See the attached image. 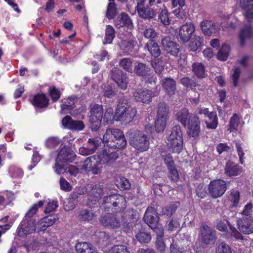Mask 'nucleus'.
Segmentation results:
<instances>
[{
    "label": "nucleus",
    "instance_id": "nucleus-34",
    "mask_svg": "<svg viewBox=\"0 0 253 253\" xmlns=\"http://www.w3.org/2000/svg\"><path fill=\"white\" fill-rule=\"evenodd\" d=\"M192 71L194 75L199 78L206 77L205 67L202 63L194 62L192 65Z\"/></svg>",
    "mask_w": 253,
    "mask_h": 253
},
{
    "label": "nucleus",
    "instance_id": "nucleus-35",
    "mask_svg": "<svg viewBox=\"0 0 253 253\" xmlns=\"http://www.w3.org/2000/svg\"><path fill=\"white\" fill-rule=\"evenodd\" d=\"M96 215L92 210H82L79 214L78 217L80 221L89 222L95 218Z\"/></svg>",
    "mask_w": 253,
    "mask_h": 253
},
{
    "label": "nucleus",
    "instance_id": "nucleus-51",
    "mask_svg": "<svg viewBox=\"0 0 253 253\" xmlns=\"http://www.w3.org/2000/svg\"><path fill=\"white\" fill-rule=\"evenodd\" d=\"M160 234L158 235L156 241V246L158 250L160 252L163 253L165 251L166 248V245L163 241V235L164 231L163 229H160L159 230Z\"/></svg>",
    "mask_w": 253,
    "mask_h": 253
},
{
    "label": "nucleus",
    "instance_id": "nucleus-46",
    "mask_svg": "<svg viewBox=\"0 0 253 253\" xmlns=\"http://www.w3.org/2000/svg\"><path fill=\"white\" fill-rule=\"evenodd\" d=\"M203 42V38L202 37L195 35L192 39L189 44V47L191 50L192 51H196L201 46Z\"/></svg>",
    "mask_w": 253,
    "mask_h": 253
},
{
    "label": "nucleus",
    "instance_id": "nucleus-49",
    "mask_svg": "<svg viewBox=\"0 0 253 253\" xmlns=\"http://www.w3.org/2000/svg\"><path fill=\"white\" fill-rule=\"evenodd\" d=\"M167 119L157 116L155 121V127L157 132L163 131L166 127Z\"/></svg>",
    "mask_w": 253,
    "mask_h": 253
},
{
    "label": "nucleus",
    "instance_id": "nucleus-48",
    "mask_svg": "<svg viewBox=\"0 0 253 253\" xmlns=\"http://www.w3.org/2000/svg\"><path fill=\"white\" fill-rule=\"evenodd\" d=\"M230 51V46L226 44H224L219 49L217 55V59L221 61H225L228 58Z\"/></svg>",
    "mask_w": 253,
    "mask_h": 253
},
{
    "label": "nucleus",
    "instance_id": "nucleus-8",
    "mask_svg": "<svg viewBox=\"0 0 253 253\" xmlns=\"http://www.w3.org/2000/svg\"><path fill=\"white\" fill-rule=\"evenodd\" d=\"M227 189L225 181L221 179L211 181L209 185V193L213 198L222 196Z\"/></svg>",
    "mask_w": 253,
    "mask_h": 253
},
{
    "label": "nucleus",
    "instance_id": "nucleus-16",
    "mask_svg": "<svg viewBox=\"0 0 253 253\" xmlns=\"http://www.w3.org/2000/svg\"><path fill=\"white\" fill-rule=\"evenodd\" d=\"M201 240L203 243L206 245H213L216 240L215 231L207 225L203 226L201 229Z\"/></svg>",
    "mask_w": 253,
    "mask_h": 253
},
{
    "label": "nucleus",
    "instance_id": "nucleus-44",
    "mask_svg": "<svg viewBox=\"0 0 253 253\" xmlns=\"http://www.w3.org/2000/svg\"><path fill=\"white\" fill-rule=\"evenodd\" d=\"M115 36V31L113 27L110 25H107L105 29V37L103 43H111Z\"/></svg>",
    "mask_w": 253,
    "mask_h": 253
},
{
    "label": "nucleus",
    "instance_id": "nucleus-53",
    "mask_svg": "<svg viewBox=\"0 0 253 253\" xmlns=\"http://www.w3.org/2000/svg\"><path fill=\"white\" fill-rule=\"evenodd\" d=\"M169 113V107L164 102H160L158 104V109L157 111V116L163 117L168 118V115Z\"/></svg>",
    "mask_w": 253,
    "mask_h": 253
},
{
    "label": "nucleus",
    "instance_id": "nucleus-50",
    "mask_svg": "<svg viewBox=\"0 0 253 253\" xmlns=\"http://www.w3.org/2000/svg\"><path fill=\"white\" fill-rule=\"evenodd\" d=\"M136 239L141 243H148L151 239L150 233L144 231H140L135 235Z\"/></svg>",
    "mask_w": 253,
    "mask_h": 253
},
{
    "label": "nucleus",
    "instance_id": "nucleus-61",
    "mask_svg": "<svg viewBox=\"0 0 253 253\" xmlns=\"http://www.w3.org/2000/svg\"><path fill=\"white\" fill-rule=\"evenodd\" d=\"M50 96L53 102L57 101L61 96L60 91L54 86L50 87L49 89Z\"/></svg>",
    "mask_w": 253,
    "mask_h": 253
},
{
    "label": "nucleus",
    "instance_id": "nucleus-2",
    "mask_svg": "<svg viewBox=\"0 0 253 253\" xmlns=\"http://www.w3.org/2000/svg\"><path fill=\"white\" fill-rule=\"evenodd\" d=\"M118 158V153L114 151L105 149L98 155H94L87 157L82 166L85 171H91L94 174L99 173L101 170L99 167L103 164L112 163Z\"/></svg>",
    "mask_w": 253,
    "mask_h": 253
},
{
    "label": "nucleus",
    "instance_id": "nucleus-31",
    "mask_svg": "<svg viewBox=\"0 0 253 253\" xmlns=\"http://www.w3.org/2000/svg\"><path fill=\"white\" fill-rule=\"evenodd\" d=\"M32 103L39 108H46L48 105V99L44 94H38L34 97Z\"/></svg>",
    "mask_w": 253,
    "mask_h": 253
},
{
    "label": "nucleus",
    "instance_id": "nucleus-33",
    "mask_svg": "<svg viewBox=\"0 0 253 253\" xmlns=\"http://www.w3.org/2000/svg\"><path fill=\"white\" fill-rule=\"evenodd\" d=\"M102 189L99 185H94L91 187L90 191H89V200L97 202L100 198Z\"/></svg>",
    "mask_w": 253,
    "mask_h": 253
},
{
    "label": "nucleus",
    "instance_id": "nucleus-37",
    "mask_svg": "<svg viewBox=\"0 0 253 253\" xmlns=\"http://www.w3.org/2000/svg\"><path fill=\"white\" fill-rule=\"evenodd\" d=\"M136 42L133 40H122L120 43L121 49L127 54L132 51Z\"/></svg>",
    "mask_w": 253,
    "mask_h": 253
},
{
    "label": "nucleus",
    "instance_id": "nucleus-5",
    "mask_svg": "<svg viewBox=\"0 0 253 253\" xmlns=\"http://www.w3.org/2000/svg\"><path fill=\"white\" fill-rule=\"evenodd\" d=\"M75 157V153L70 147L65 146L63 147L59 152L55 160V164L53 167L54 171L58 174L63 173L64 168L62 164L72 162Z\"/></svg>",
    "mask_w": 253,
    "mask_h": 253
},
{
    "label": "nucleus",
    "instance_id": "nucleus-25",
    "mask_svg": "<svg viewBox=\"0 0 253 253\" xmlns=\"http://www.w3.org/2000/svg\"><path fill=\"white\" fill-rule=\"evenodd\" d=\"M200 27L205 36H211L217 32L216 25L211 21L204 20L200 23Z\"/></svg>",
    "mask_w": 253,
    "mask_h": 253
},
{
    "label": "nucleus",
    "instance_id": "nucleus-47",
    "mask_svg": "<svg viewBox=\"0 0 253 253\" xmlns=\"http://www.w3.org/2000/svg\"><path fill=\"white\" fill-rule=\"evenodd\" d=\"M105 253H128V250L125 245H117L107 249Z\"/></svg>",
    "mask_w": 253,
    "mask_h": 253
},
{
    "label": "nucleus",
    "instance_id": "nucleus-32",
    "mask_svg": "<svg viewBox=\"0 0 253 253\" xmlns=\"http://www.w3.org/2000/svg\"><path fill=\"white\" fill-rule=\"evenodd\" d=\"M151 68L149 65L142 62H139L134 67V73L139 76L145 77L150 75Z\"/></svg>",
    "mask_w": 253,
    "mask_h": 253
},
{
    "label": "nucleus",
    "instance_id": "nucleus-15",
    "mask_svg": "<svg viewBox=\"0 0 253 253\" xmlns=\"http://www.w3.org/2000/svg\"><path fill=\"white\" fill-rule=\"evenodd\" d=\"M102 143V140L101 138L96 137L89 139L86 146L79 149L80 153L84 156L90 155L93 153Z\"/></svg>",
    "mask_w": 253,
    "mask_h": 253
},
{
    "label": "nucleus",
    "instance_id": "nucleus-64",
    "mask_svg": "<svg viewBox=\"0 0 253 253\" xmlns=\"http://www.w3.org/2000/svg\"><path fill=\"white\" fill-rule=\"evenodd\" d=\"M240 5L243 9L252 10L253 9V0H240Z\"/></svg>",
    "mask_w": 253,
    "mask_h": 253
},
{
    "label": "nucleus",
    "instance_id": "nucleus-45",
    "mask_svg": "<svg viewBox=\"0 0 253 253\" xmlns=\"http://www.w3.org/2000/svg\"><path fill=\"white\" fill-rule=\"evenodd\" d=\"M92 245L87 242H80L75 246L77 252L79 253H89L92 250Z\"/></svg>",
    "mask_w": 253,
    "mask_h": 253
},
{
    "label": "nucleus",
    "instance_id": "nucleus-10",
    "mask_svg": "<svg viewBox=\"0 0 253 253\" xmlns=\"http://www.w3.org/2000/svg\"><path fill=\"white\" fill-rule=\"evenodd\" d=\"M100 221L103 226L113 229L118 228L123 224L120 211L115 215L107 214L102 216Z\"/></svg>",
    "mask_w": 253,
    "mask_h": 253
},
{
    "label": "nucleus",
    "instance_id": "nucleus-42",
    "mask_svg": "<svg viewBox=\"0 0 253 253\" xmlns=\"http://www.w3.org/2000/svg\"><path fill=\"white\" fill-rule=\"evenodd\" d=\"M132 61L133 59L130 58H124L119 61V65L125 71L132 73L133 68Z\"/></svg>",
    "mask_w": 253,
    "mask_h": 253
},
{
    "label": "nucleus",
    "instance_id": "nucleus-26",
    "mask_svg": "<svg viewBox=\"0 0 253 253\" xmlns=\"http://www.w3.org/2000/svg\"><path fill=\"white\" fill-rule=\"evenodd\" d=\"M15 198L14 193L8 190L0 192V209H4L14 200Z\"/></svg>",
    "mask_w": 253,
    "mask_h": 253
},
{
    "label": "nucleus",
    "instance_id": "nucleus-55",
    "mask_svg": "<svg viewBox=\"0 0 253 253\" xmlns=\"http://www.w3.org/2000/svg\"><path fill=\"white\" fill-rule=\"evenodd\" d=\"M9 173L13 178H20L23 175L22 169L15 166H12L9 168Z\"/></svg>",
    "mask_w": 253,
    "mask_h": 253
},
{
    "label": "nucleus",
    "instance_id": "nucleus-40",
    "mask_svg": "<svg viewBox=\"0 0 253 253\" xmlns=\"http://www.w3.org/2000/svg\"><path fill=\"white\" fill-rule=\"evenodd\" d=\"M209 121H206L207 127L209 129H215L218 125V119L215 112H211L207 117Z\"/></svg>",
    "mask_w": 253,
    "mask_h": 253
},
{
    "label": "nucleus",
    "instance_id": "nucleus-36",
    "mask_svg": "<svg viewBox=\"0 0 253 253\" xmlns=\"http://www.w3.org/2000/svg\"><path fill=\"white\" fill-rule=\"evenodd\" d=\"M122 136H119L115 138L113 143L108 144V147L119 149H124L126 145L127 141L122 131Z\"/></svg>",
    "mask_w": 253,
    "mask_h": 253
},
{
    "label": "nucleus",
    "instance_id": "nucleus-6",
    "mask_svg": "<svg viewBox=\"0 0 253 253\" xmlns=\"http://www.w3.org/2000/svg\"><path fill=\"white\" fill-rule=\"evenodd\" d=\"M129 133V144L136 150L144 152L149 148L150 142L147 135L140 131Z\"/></svg>",
    "mask_w": 253,
    "mask_h": 253
},
{
    "label": "nucleus",
    "instance_id": "nucleus-63",
    "mask_svg": "<svg viewBox=\"0 0 253 253\" xmlns=\"http://www.w3.org/2000/svg\"><path fill=\"white\" fill-rule=\"evenodd\" d=\"M58 207V202L56 200L49 201L44 212L45 213H48L51 211H53Z\"/></svg>",
    "mask_w": 253,
    "mask_h": 253
},
{
    "label": "nucleus",
    "instance_id": "nucleus-58",
    "mask_svg": "<svg viewBox=\"0 0 253 253\" xmlns=\"http://www.w3.org/2000/svg\"><path fill=\"white\" fill-rule=\"evenodd\" d=\"M159 17L161 22L163 25L167 26L170 24V20L169 18V13L167 9L162 10Z\"/></svg>",
    "mask_w": 253,
    "mask_h": 253
},
{
    "label": "nucleus",
    "instance_id": "nucleus-1",
    "mask_svg": "<svg viewBox=\"0 0 253 253\" xmlns=\"http://www.w3.org/2000/svg\"><path fill=\"white\" fill-rule=\"evenodd\" d=\"M103 205L105 208H111L114 210L121 212L126 207V200L125 197L119 194H112L108 196H105L103 198ZM122 227L124 231L130 236L134 230V228L139 226L135 223L136 220L137 212L135 210H128L122 213L120 212Z\"/></svg>",
    "mask_w": 253,
    "mask_h": 253
},
{
    "label": "nucleus",
    "instance_id": "nucleus-24",
    "mask_svg": "<svg viewBox=\"0 0 253 253\" xmlns=\"http://www.w3.org/2000/svg\"><path fill=\"white\" fill-rule=\"evenodd\" d=\"M115 26L118 28L126 27L128 28H132L133 24L130 17L125 13H121L114 20Z\"/></svg>",
    "mask_w": 253,
    "mask_h": 253
},
{
    "label": "nucleus",
    "instance_id": "nucleus-7",
    "mask_svg": "<svg viewBox=\"0 0 253 253\" xmlns=\"http://www.w3.org/2000/svg\"><path fill=\"white\" fill-rule=\"evenodd\" d=\"M90 127L92 131H96L99 127L103 118V106L102 105L92 103L90 106Z\"/></svg>",
    "mask_w": 253,
    "mask_h": 253
},
{
    "label": "nucleus",
    "instance_id": "nucleus-14",
    "mask_svg": "<svg viewBox=\"0 0 253 253\" xmlns=\"http://www.w3.org/2000/svg\"><path fill=\"white\" fill-rule=\"evenodd\" d=\"M162 44L164 50L173 56H176L179 52V45L172 40L171 37L166 36L162 39Z\"/></svg>",
    "mask_w": 253,
    "mask_h": 253
},
{
    "label": "nucleus",
    "instance_id": "nucleus-3",
    "mask_svg": "<svg viewBox=\"0 0 253 253\" xmlns=\"http://www.w3.org/2000/svg\"><path fill=\"white\" fill-rule=\"evenodd\" d=\"M137 113L136 109L129 106L126 99H120L114 116L117 121H122L125 124L131 122Z\"/></svg>",
    "mask_w": 253,
    "mask_h": 253
},
{
    "label": "nucleus",
    "instance_id": "nucleus-38",
    "mask_svg": "<svg viewBox=\"0 0 253 253\" xmlns=\"http://www.w3.org/2000/svg\"><path fill=\"white\" fill-rule=\"evenodd\" d=\"M191 115H189L187 109L183 108L176 114V119L185 126L188 124L189 118Z\"/></svg>",
    "mask_w": 253,
    "mask_h": 253
},
{
    "label": "nucleus",
    "instance_id": "nucleus-29",
    "mask_svg": "<svg viewBox=\"0 0 253 253\" xmlns=\"http://www.w3.org/2000/svg\"><path fill=\"white\" fill-rule=\"evenodd\" d=\"M162 86L166 92L170 96L175 93L176 84L175 81L172 78H165L162 81Z\"/></svg>",
    "mask_w": 253,
    "mask_h": 253
},
{
    "label": "nucleus",
    "instance_id": "nucleus-28",
    "mask_svg": "<svg viewBox=\"0 0 253 253\" xmlns=\"http://www.w3.org/2000/svg\"><path fill=\"white\" fill-rule=\"evenodd\" d=\"M224 170L225 173L229 176H237L241 172L239 166L231 161H228L226 163Z\"/></svg>",
    "mask_w": 253,
    "mask_h": 253
},
{
    "label": "nucleus",
    "instance_id": "nucleus-27",
    "mask_svg": "<svg viewBox=\"0 0 253 253\" xmlns=\"http://www.w3.org/2000/svg\"><path fill=\"white\" fill-rule=\"evenodd\" d=\"M144 50H147L151 56L158 58L161 53V50L159 44L154 40H149L146 43Z\"/></svg>",
    "mask_w": 253,
    "mask_h": 253
},
{
    "label": "nucleus",
    "instance_id": "nucleus-17",
    "mask_svg": "<svg viewBox=\"0 0 253 253\" xmlns=\"http://www.w3.org/2000/svg\"><path fill=\"white\" fill-rule=\"evenodd\" d=\"M155 96L156 94L155 92L147 89H138L133 93L135 100L144 104L149 103L152 101V98Z\"/></svg>",
    "mask_w": 253,
    "mask_h": 253
},
{
    "label": "nucleus",
    "instance_id": "nucleus-59",
    "mask_svg": "<svg viewBox=\"0 0 253 253\" xmlns=\"http://www.w3.org/2000/svg\"><path fill=\"white\" fill-rule=\"evenodd\" d=\"M169 171V177L171 181L176 182L178 181L179 176L178 171L175 168V166L168 168Z\"/></svg>",
    "mask_w": 253,
    "mask_h": 253
},
{
    "label": "nucleus",
    "instance_id": "nucleus-62",
    "mask_svg": "<svg viewBox=\"0 0 253 253\" xmlns=\"http://www.w3.org/2000/svg\"><path fill=\"white\" fill-rule=\"evenodd\" d=\"M60 143V140L58 138L52 137L46 140L45 145L48 148H53L58 146Z\"/></svg>",
    "mask_w": 253,
    "mask_h": 253
},
{
    "label": "nucleus",
    "instance_id": "nucleus-21",
    "mask_svg": "<svg viewBox=\"0 0 253 253\" xmlns=\"http://www.w3.org/2000/svg\"><path fill=\"white\" fill-rule=\"evenodd\" d=\"M62 124L65 128L72 130H81L84 127L82 121L74 120L69 116H66L62 119Z\"/></svg>",
    "mask_w": 253,
    "mask_h": 253
},
{
    "label": "nucleus",
    "instance_id": "nucleus-12",
    "mask_svg": "<svg viewBox=\"0 0 253 253\" xmlns=\"http://www.w3.org/2000/svg\"><path fill=\"white\" fill-rule=\"evenodd\" d=\"M144 221L152 229H154L156 232L162 228H158L157 227L158 221L159 217L155 209L152 207H149L147 208L144 215Z\"/></svg>",
    "mask_w": 253,
    "mask_h": 253
},
{
    "label": "nucleus",
    "instance_id": "nucleus-52",
    "mask_svg": "<svg viewBox=\"0 0 253 253\" xmlns=\"http://www.w3.org/2000/svg\"><path fill=\"white\" fill-rule=\"evenodd\" d=\"M240 120V116L237 114H234L229 121L228 129L230 132L237 130Z\"/></svg>",
    "mask_w": 253,
    "mask_h": 253
},
{
    "label": "nucleus",
    "instance_id": "nucleus-41",
    "mask_svg": "<svg viewBox=\"0 0 253 253\" xmlns=\"http://www.w3.org/2000/svg\"><path fill=\"white\" fill-rule=\"evenodd\" d=\"M106 16L109 19H113L117 14L116 4L114 0H108Z\"/></svg>",
    "mask_w": 253,
    "mask_h": 253
},
{
    "label": "nucleus",
    "instance_id": "nucleus-30",
    "mask_svg": "<svg viewBox=\"0 0 253 253\" xmlns=\"http://www.w3.org/2000/svg\"><path fill=\"white\" fill-rule=\"evenodd\" d=\"M253 36V29L251 25H245L241 30L239 34L240 44L244 46L245 41Z\"/></svg>",
    "mask_w": 253,
    "mask_h": 253
},
{
    "label": "nucleus",
    "instance_id": "nucleus-54",
    "mask_svg": "<svg viewBox=\"0 0 253 253\" xmlns=\"http://www.w3.org/2000/svg\"><path fill=\"white\" fill-rule=\"evenodd\" d=\"M178 205V203H174L165 207L163 209V214L169 217L171 216L175 212Z\"/></svg>",
    "mask_w": 253,
    "mask_h": 253
},
{
    "label": "nucleus",
    "instance_id": "nucleus-13",
    "mask_svg": "<svg viewBox=\"0 0 253 253\" xmlns=\"http://www.w3.org/2000/svg\"><path fill=\"white\" fill-rule=\"evenodd\" d=\"M136 9L139 16L145 20L154 18L156 16V12L152 8L144 3V1L137 3Z\"/></svg>",
    "mask_w": 253,
    "mask_h": 253
},
{
    "label": "nucleus",
    "instance_id": "nucleus-23",
    "mask_svg": "<svg viewBox=\"0 0 253 253\" xmlns=\"http://www.w3.org/2000/svg\"><path fill=\"white\" fill-rule=\"evenodd\" d=\"M122 136V130L117 128H108L103 135L102 143L108 146V144L113 143L116 138Z\"/></svg>",
    "mask_w": 253,
    "mask_h": 253
},
{
    "label": "nucleus",
    "instance_id": "nucleus-39",
    "mask_svg": "<svg viewBox=\"0 0 253 253\" xmlns=\"http://www.w3.org/2000/svg\"><path fill=\"white\" fill-rule=\"evenodd\" d=\"M44 201H40L37 204L33 205L27 211L24 217L31 219H35V215L38 209L42 207Z\"/></svg>",
    "mask_w": 253,
    "mask_h": 253
},
{
    "label": "nucleus",
    "instance_id": "nucleus-20",
    "mask_svg": "<svg viewBox=\"0 0 253 253\" xmlns=\"http://www.w3.org/2000/svg\"><path fill=\"white\" fill-rule=\"evenodd\" d=\"M188 133L190 136L196 137L200 132V122L196 115L191 114L188 122Z\"/></svg>",
    "mask_w": 253,
    "mask_h": 253
},
{
    "label": "nucleus",
    "instance_id": "nucleus-18",
    "mask_svg": "<svg viewBox=\"0 0 253 253\" xmlns=\"http://www.w3.org/2000/svg\"><path fill=\"white\" fill-rule=\"evenodd\" d=\"M195 30L194 25L191 22H187L182 25L179 31V38L183 42H188L191 38Z\"/></svg>",
    "mask_w": 253,
    "mask_h": 253
},
{
    "label": "nucleus",
    "instance_id": "nucleus-22",
    "mask_svg": "<svg viewBox=\"0 0 253 253\" xmlns=\"http://www.w3.org/2000/svg\"><path fill=\"white\" fill-rule=\"evenodd\" d=\"M238 229L245 234L253 233V220L249 217L242 218L237 221Z\"/></svg>",
    "mask_w": 253,
    "mask_h": 253
},
{
    "label": "nucleus",
    "instance_id": "nucleus-11",
    "mask_svg": "<svg viewBox=\"0 0 253 253\" xmlns=\"http://www.w3.org/2000/svg\"><path fill=\"white\" fill-rule=\"evenodd\" d=\"M111 78L122 89H126L128 83L126 74L121 70L114 68L111 71Z\"/></svg>",
    "mask_w": 253,
    "mask_h": 253
},
{
    "label": "nucleus",
    "instance_id": "nucleus-60",
    "mask_svg": "<svg viewBox=\"0 0 253 253\" xmlns=\"http://www.w3.org/2000/svg\"><path fill=\"white\" fill-rule=\"evenodd\" d=\"M217 253H232V251L230 247L224 242L220 243L217 249Z\"/></svg>",
    "mask_w": 253,
    "mask_h": 253
},
{
    "label": "nucleus",
    "instance_id": "nucleus-19",
    "mask_svg": "<svg viewBox=\"0 0 253 253\" xmlns=\"http://www.w3.org/2000/svg\"><path fill=\"white\" fill-rule=\"evenodd\" d=\"M173 10L172 13L178 18H184L187 13L185 0H171Z\"/></svg>",
    "mask_w": 253,
    "mask_h": 253
},
{
    "label": "nucleus",
    "instance_id": "nucleus-4",
    "mask_svg": "<svg viewBox=\"0 0 253 253\" xmlns=\"http://www.w3.org/2000/svg\"><path fill=\"white\" fill-rule=\"evenodd\" d=\"M183 133L181 127L174 126L170 135L167 138V146L174 153H180L183 148Z\"/></svg>",
    "mask_w": 253,
    "mask_h": 253
},
{
    "label": "nucleus",
    "instance_id": "nucleus-56",
    "mask_svg": "<svg viewBox=\"0 0 253 253\" xmlns=\"http://www.w3.org/2000/svg\"><path fill=\"white\" fill-rule=\"evenodd\" d=\"M117 187L121 190H127L130 188V183L129 180L124 177H121L117 180Z\"/></svg>",
    "mask_w": 253,
    "mask_h": 253
},
{
    "label": "nucleus",
    "instance_id": "nucleus-43",
    "mask_svg": "<svg viewBox=\"0 0 253 253\" xmlns=\"http://www.w3.org/2000/svg\"><path fill=\"white\" fill-rule=\"evenodd\" d=\"M75 104L74 99L72 97H69L67 99H64L62 100L61 104V113L63 114L67 113V110H71L74 108Z\"/></svg>",
    "mask_w": 253,
    "mask_h": 253
},
{
    "label": "nucleus",
    "instance_id": "nucleus-57",
    "mask_svg": "<svg viewBox=\"0 0 253 253\" xmlns=\"http://www.w3.org/2000/svg\"><path fill=\"white\" fill-rule=\"evenodd\" d=\"M228 198L232 207H236L240 200V193L237 191L233 190L230 194Z\"/></svg>",
    "mask_w": 253,
    "mask_h": 253
},
{
    "label": "nucleus",
    "instance_id": "nucleus-9",
    "mask_svg": "<svg viewBox=\"0 0 253 253\" xmlns=\"http://www.w3.org/2000/svg\"><path fill=\"white\" fill-rule=\"evenodd\" d=\"M36 228V219H31L24 217L18 227L17 235L19 237H24L27 235L34 233Z\"/></svg>",
    "mask_w": 253,
    "mask_h": 253
}]
</instances>
